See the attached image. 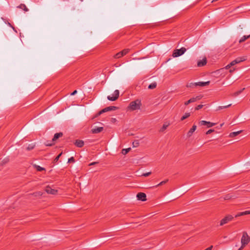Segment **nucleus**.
Returning a JSON list of instances; mask_svg holds the SVG:
<instances>
[{
	"instance_id": "2eb2a0df",
	"label": "nucleus",
	"mask_w": 250,
	"mask_h": 250,
	"mask_svg": "<svg viewBox=\"0 0 250 250\" xmlns=\"http://www.w3.org/2000/svg\"><path fill=\"white\" fill-rule=\"evenodd\" d=\"M197 128L196 125H193L187 133V136L190 137Z\"/></svg>"
},
{
	"instance_id": "473e14b6",
	"label": "nucleus",
	"mask_w": 250,
	"mask_h": 250,
	"mask_svg": "<svg viewBox=\"0 0 250 250\" xmlns=\"http://www.w3.org/2000/svg\"><path fill=\"white\" fill-rule=\"evenodd\" d=\"M242 29L243 28L241 27V25H239V27H238L237 28L238 33L240 34H241L242 33Z\"/></svg>"
},
{
	"instance_id": "c756f323",
	"label": "nucleus",
	"mask_w": 250,
	"mask_h": 250,
	"mask_svg": "<svg viewBox=\"0 0 250 250\" xmlns=\"http://www.w3.org/2000/svg\"><path fill=\"white\" fill-rule=\"evenodd\" d=\"M130 148L123 149L122 150V153L123 155H126L130 150Z\"/></svg>"
},
{
	"instance_id": "a878e982",
	"label": "nucleus",
	"mask_w": 250,
	"mask_h": 250,
	"mask_svg": "<svg viewBox=\"0 0 250 250\" xmlns=\"http://www.w3.org/2000/svg\"><path fill=\"white\" fill-rule=\"evenodd\" d=\"M156 85H157L156 83V82H154V83H152L151 84H150L148 85V88L149 89H152L155 88L156 87Z\"/></svg>"
},
{
	"instance_id": "ddd939ff",
	"label": "nucleus",
	"mask_w": 250,
	"mask_h": 250,
	"mask_svg": "<svg viewBox=\"0 0 250 250\" xmlns=\"http://www.w3.org/2000/svg\"><path fill=\"white\" fill-rule=\"evenodd\" d=\"M210 82L208 81L206 82H198L195 83H191L192 84H194L195 86H205L208 85L209 84Z\"/></svg>"
},
{
	"instance_id": "6e6552de",
	"label": "nucleus",
	"mask_w": 250,
	"mask_h": 250,
	"mask_svg": "<svg viewBox=\"0 0 250 250\" xmlns=\"http://www.w3.org/2000/svg\"><path fill=\"white\" fill-rule=\"evenodd\" d=\"M246 60V57L245 56L241 57H238L234 60L232 61L230 63V65H234L236 64H237L239 62H242L245 61Z\"/></svg>"
},
{
	"instance_id": "20e7f679",
	"label": "nucleus",
	"mask_w": 250,
	"mask_h": 250,
	"mask_svg": "<svg viewBox=\"0 0 250 250\" xmlns=\"http://www.w3.org/2000/svg\"><path fill=\"white\" fill-rule=\"evenodd\" d=\"M118 109V107L115 106H110L108 107H106L102 110H100L96 115V117L100 116L102 114L105 113L106 112L112 111V110H115Z\"/></svg>"
},
{
	"instance_id": "4468645a",
	"label": "nucleus",
	"mask_w": 250,
	"mask_h": 250,
	"mask_svg": "<svg viewBox=\"0 0 250 250\" xmlns=\"http://www.w3.org/2000/svg\"><path fill=\"white\" fill-rule=\"evenodd\" d=\"M207 61L206 58L203 59L202 60H200L197 62V66L198 67H201L207 64Z\"/></svg>"
},
{
	"instance_id": "0eeeda50",
	"label": "nucleus",
	"mask_w": 250,
	"mask_h": 250,
	"mask_svg": "<svg viewBox=\"0 0 250 250\" xmlns=\"http://www.w3.org/2000/svg\"><path fill=\"white\" fill-rule=\"evenodd\" d=\"M129 49H125L123 50L122 51L118 52V53L114 55L115 58H120L126 54H127L129 52Z\"/></svg>"
},
{
	"instance_id": "1a4fd4ad",
	"label": "nucleus",
	"mask_w": 250,
	"mask_h": 250,
	"mask_svg": "<svg viewBox=\"0 0 250 250\" xmlns=\"http://www.w3.org/2000/svg\"><path fill=\"white\" fill-rule=\"evenodd\" d=\"M200 125H207L208 128L211 127L216 125V123H211L206 121H201L198 123Z\"/></svg>"
},
{
	"instance_id": "09e8293b",
	"label": "nucleus",
	"mask_w": 250,
	"mask_h": 250,
	"mask_svg": "<svg viewBox=\"0 0 250 250\" xmlns=\"http://www.w3.org/2000/svg\"><path fill=\"white\" fill-rule=\"evenodd\" d=\"M192 83H190L189 85H187V86L188 87H192L193 86H195L194 84H192Z\"/></svg>"
},
{
	"instance_id": "dca6fc26",
	"label": "nucleus",
	"mask_w": 250,
	"mask_h": 250,
	"mask_svg": "<svg viewBox=\"0 0 250 250\" xmlns=\"http://www.w3.org/2000/svg\"><path fill=\"white\" fill-rule=\"evenodd\" d=\"M74 144L78 147H82L84 145V142L82 140H76L74 143Z\"/></svg>"
},
{
	"instance_id": "79ce46f5",
	"label": "nucleus",
	"mask_w": 250,
	"mask_h": 250,
	"mask_svg": "<svg viewBox=\"0 0 250 250\" xmlns=\"http://www.w3.org/2000/svg\"><path fill=\"white\" fill-rule=\"evenodd\" d=\"M190 104V101H189V100H188V101H187V102H185V104H185V105H188V104Z\"/></svg>"
},
{
	"instance_id": "aec40b11",
	"label": "nucleus",
	"mask_w": 250,
	"mask_h": 250,
	"mask_svg": "<svg viewBox=\"0 0 250 250\" xmlns=\"http://www.w3.org/2000/svg\"><path fill=\"white\" fill-rule=\"evenodd\" d=\"M250 38V34L248 36L244 35L240 39L239 42L240 43H241L245 42L246 40Z\"/></svg>"
},
{
	"instance_id": "a211bd4d",
	"label": "nucleus",
	"mask_w": 250,
	"mask_h": 250,
	"mask_svg": "<svg viewBox=\"0 0 250 250\" xmlns=\"http://www.w3.org/2000/svg\"><path fill=\"white\" fill-rule=\"evenodd\" d=\"M236 198V196L235 195H232L231 194H228L226 195L224 197V200H229L231 199H235Z\"/></svg>"
},
{
	"instance_id": "2f4dec72",
	"label": "nucleus",
	"mask_w": 250,
	"mask_h": 250,
	"mask_svg": "<svg viewBox=\"0 0 250 250\" xmlns=\"http://www.w3.org/2000/svg\"><path fill=\"white\" fill-rule=\"evenodd\" d=\"M132 145H133V147H137L139 146V141L138 140H136L135 141H134L132 143Z\"/></svg>"
},
{
	"instance_id": "7c9ffc66",
	"label": "nucleus",
	"mask_w": 250,
	"mask_h": 250,
	"mask_svg": "<svg viewBox=\"0 0 250 250\" xmlns=\"http://www.w3.org/2000/svg\"><path fill=\"white\" fill-rule=\"evenodd\" d=\"M245 88H243L241 90L235 92L234 93V96H237L239 95V94H240L243 91H244L245 90Z\"/></svg>"
},
{
	"instance_id": "f8f14e48",
	"label": "nucleus",
	"mask_w": 250,
	"mask_h": 250,
	"mask_svg": "<svg viewBox=\"0 0 250 250\" xmlns=\"http://www.w3.org/2000/svg\"><path fill=\"white\" fill-rule=\"evenodd\" d=\"M104 129L103 127H98L91 129V132L93 134H97L102 132Z\"/></svg>"
},
{
	"instance_id": "a18cd8bd",
	"label": "nucleus",
	"mask_w": 250,
	"mask_h": 250,
	"mask_svg": "<svg viewBox=\"0 0 250 250\" xmlns=\"http://www.w3.org/2000/svg\"><path fill=\"white\" fill-rule=\"evenodd\" d=\"M77 92V91L76 90H74L72 93H71V95H75V94H76Z\"/></svg>"
},
{
	"instance_id": "f704fd0d",
	"label": "nucleus",
	"mask_w": 250,
	"mask_h": 250,
	"mask_svg": "<svg viewBox=\"0 0 250 250\" xmlns=\"http://www.w3.org/2000/svg\"><path fill=\"white\" fill-rule=\"evenodd\" d=\"M203 106L204 105L203 104H199L198 106H197L195 109L196 110H199L200 109L202 108L203 107Z\"/></svg>"
},
{
	"instance_id": "f257e3e1",
	"label": "nucleus",
	"mask_w": 250,
	"mask_h": 250,
	"mask_svg": "<svg viewBox=\"0 0 250 250\" xmlns=\"http://www.w3.org/2000/svg\"><path fill=\"white\" fill-rule=\"evenodd\" d=\"M141 106V102L140 100H136L130 103L128 107L131 110H135L139 109Z\"/></svg>"
},
{
	"instance_id": "c85d7f7f",
	"label": "nucleus",
	"mask_w": 250,
	"mask_h": 250,
	"mask_svg": "<svg viewBox=\"0 0 250 250\" xmlns=\"http://www.w3.org/2000/svg\"><path fill=\"white\" fill-rule=\"evenodd\" d=\"M168 179H166V180H165L164 181H163L161 182H160L159 184H158V185L154 186V187H157L158 186H160L166 184L168 182Z\"/></svg>"
},
{
	"instance_id": "6ab92c4d",
	"label": "nucleus",
	"mask_w": 250,
	"mask_h": 250,
	"mask_svg": "<svg viewBox=\"0 0 250 250\" xmlns=\"http://www.w3.org/2000/svg\"><path fill=\"white\" fill-rule=\"evenodd\" d=\"M202 98V96L199 95V96H196V97H192V98H190L189 99V101H190V103H192L195 102L197 101H199V100H201Z\"/></svg>"
},
{
	"instance_id": "58836bf2",
	"label": "nucleus",
	"mask_w": 250,
	"mask_h": 250,
	"mask_svg": "<svg viewBox=\"0 0 250 250\" xmlns=\"http://www.w3.org/2000/svg\"><path fill=\"white\" fill-rule=\"evenodd\" d=\"M243 215H244L243 212H239L235 215V217H238Z\"/></svg>"
},
{
	"instance_id": "f03ea898",
	"label": "nucleus",
	"mask_w": 250,
	"mask_h": 250,
	"mask_svg": "<svg viewBox=\"0 0 250 250\" xmlns=\"http://www.w3.org/2000/svg\"><path fill=\"white\" fill-rule=\"evenodd\" d=\"M250 242V237L247 232H243V235L241 238V242L243 247H245Z\"/></svg>"
},
{
	"instance_id": "393cba45",
	"label": "nucleus",
	"mask_w": 250,
	"mask_h": 250,
	"mask_svg": "<svg viewBox=\"0 0 250 250\" xmlns=\"http://www.w3.org/2000/svg\"><path fill=\"white\" fill-rule=\"evenodd\" d=\"M231 105V104H229L227 105H225V106H219L217 107V108L216 109V110H221V109H225V108H227L229 106H230Z\"/></svg>"
},
{
	"instance_id": "39448f33",
	"label": "nucleus",
	"mask_w": 250,
	"mask_h": 250,
	"mask_svg": "<svg viewBox=\"0 0 250 250\" xmlns=\"http://www.w3.org/2000/svg\"><path fill=\"white\" fill-rule=\"evenodd\" d=\"M233 219V217L231 215H227L223 218L220 222V226H222L231 221Z\"/></svg>"
},
{
	"instance_id": "37998d69",
	"label": "nucleus",
	"mask_w": 250,
	"mask_h": 250,
	"mask_svg": "<svg viewBox=\"0 0 250 250\" xmlns=\"http://www.w3.org/2000/svg\"><path fill=\"white\" fill-rule=\"evenodd\" d=\"M35 195L37 196V195H42V193L41 192H37V193H35Z\"/></svg>"
},
{
	"instance_id": "b1692460",
	"label": "nucleus",
	"mask_w": 250,
	"mask_h": 250,
	"mask_svg": "<svg viewBox=\"0 0 250 250\" xmlns=\"http://www.w3.org/2000/svg\"><path fill=\"white\" fill-rule=\"evenodd\" d=\"M169 124H164L162 126V127L160 129V132H164L167 127L169 126Z\"/></svg>"
},
{
	"instance_id": "de8ad7c7",
	"label": "nucleus",
	"mask_w": 250,
	"mask_h": 250,
	"mask_svg": "<svg viewBox=\"0 0 250 250\" xmlns=\"http://www.w3.org/2000/svg\"><path fill=\"white\" fill-rule=\"evenodd\" d=\"M97 163H98V162H93V163H90L89 165V166H92V165H95L96 164H97Z\"/></svg>"
},
{
	"instance_id": "423d86ee",
	"label": "nucleus",
	"mask_w": 250,
	"mask_h": 250,
	"mask_svg": "<svg viewBox=\"0 0 250 250\" xmlns=\"http://www.w3.org/2000/svg\"><path fill=\"white\" fill-rule=\"evenodd\" d=\"M119 96V91L118 90H115L113 93V96H108L107 98L109 101H116Z\"/></svg>"
},
{
	"instance_id": "72a5a7b5",
	"label": "nucleus",
	"mask_w": 250,
	"mask_h": 250,
	"mask_svg": "<svg viewBox=\"0 0 250 250\" xmlns=\"http://www.w3.org/2000/svg\"><path fill=\"white\" fill-rule=\"evenodd\" d=\"M151 174V172H148L144 173L142 174V176H144V177H147V176H148L149 175H150Z\"/></svg>"
},
{
	"instance_id": "f3484780",
	"label": "nucleus",
	"mask_w": 250,
	"mask_h": 250,
	"mask_svg": "<svg viewBox=\"0 0 250 250\" xmlns=\"http://www.w3.org/2000/svg\"><path fill=\"white\" fill-rule=\"evenodd\" d=\"M62 136H63V133L62 132H59V133H55L54 136L52 140V142H55L58 139H59V138L62 137Z\"/></svg>"
},
{
	"instance_id": "3c124183",
	"label": "nucleus",
	"mask_w": 250,
	"mask_h": 250,
	"mask_svg": "<svg viewBox=\"0 0 250 250\" xmlns=\"http://www.w3.org/2000/svg\"><path fill=\"white\" fill-rule=\"evenodd\" d=\"M233 71H234V69H233V70H229V72H230V73H231V72H232Z\"/></svg>"
},
{
	"instance_id": "ea45409f",
	"label": "nucleus",
	"mask_w": 250,
	"mask_h": 250,
	"mask_svg": "<svg viewBox=\"0 0 250 250\" xmlns=\"http://www.w3.org/2000/svg\"><path fill=\"white\" fill-rule=\"evenodd\" d=\"M54 144V143H49L48 142H46L45 144V146H52V145H53Z\"/></svg>"
},
{
	"instance_id": "9d476101",
	"label": "nucleus",
	"mask_w": 250,
	"mask_h": 250,
	"mask_svg": "<svg viewBox=\"0 0 250 250\" xmlns=\"http://www.w3.org/2000/svg\"><path fill=\"white\" fill-rule=\"evenodd\" d=\"M45 191L48 194H50L52 195H56L58 193V190L52 188L48 186L46 187L45 188Z\"/></svg>"
},
{
	"instance_id": "c9c22d12",
	"label": "nucleus",
	"mask_w": 250,
	"mask_h": 250,
	"mask_svg": "<svg viewBox=\"0 0 250 250\" xmlns=\"http://www.w3.org/2000/svg\"><path fill=\"white\" fill-rule=\"evenodd\" d=\"M214 129H209L208 130V131L206 132V134L207 135H208V134H210V133H212V132H214Z\"/></svg>"
},
{
	"instance_id": "9b49d317",
	"label": "nucleus",
	"mask_w": 250,
	"mask_h": 250,
	"mask_svg": "<svg viewBox=\"0 0 250 250\" xmlns=\"http://www.w3.org/2000/svg\"><path fill=\"white\" fill-rule=\"evenodd\" d=\"M137 198L138 200L142 201H145L146 200V194L143 192H139L137 194Z\"/></svg>"
},
{
	"instance_id": "8fccbe9b",
	"label": "nucleus",
	"mask_w": 250,
	"mask_h": 250,
	"mask_svg": "<svg viewBox=\"0 0 250 250\" xmlns=\"http://www.w3.org/2000/svg\"><path fill=\"white\" fill-rule=\"evenodd\" d=\"M244 247H243V246L241 245V247L238 250H242Z\"/></svg>"
},
{
	"instance_id": "4c0bfd02",
	"label": "nucleus",
	"mask_w": 250,
	"mask_h": 250,
	"mask_svg": "<svg viewBox=\"0 0 250 250\" xmlns=\"http://www.w3.org/2000/svg\"><path fill=\"white\" fill-rule=\"evenodd\" d=\"M62 153H61L60 154H59L55 159L54 161L57 162V161H58V160L59 159V158L60 157V156L62 155Z\"/></svg>"
},
{
	"instance_id": "a19ab883",
	"label": "nucleus",
	"mask_w": 250,
	"mask_h": 250,
	"mask_svg": "<svg viewBox=\"0 0 250 250\" xmlns=\"http://www.w3.org/2000/svg\"><path fill=\"white\" fill-rule=\"evenodd\" d=\"M250 214V210H247L243 212L244 215H248Z\"/></svg>"
},
{
	"instance_id": "cd10ccee",
	"label": "nucleus",
	"mask_w": 250,
	"mask_h": 250,
	"mask_svg": "<svg viewBox=\"0 0 250 250\" xmlns=\"http://www.w3.org/2000/svg\"><path fill=\"white\" fill-rule=\"evenodd\" d=\"M190 115V113H186L184 115H183L182 117H181V121H183L185 119L188 118V117H189Z\"/></svg>"
},
{
	"instance_id": "bb28decb",
	"label": "nucleus",
	"mask_w": 250,
	"mask_h": 250,
	"mask_svg": "<svg viewBox=\"0 0 250 250\" xmlns=\"http://www.w3.org/2000/svg\"><path fill=\"white\" fill-rule=\"evenodd\" d=\"M35 146V145L34 144H29L28 145V146H27V148H26V149L27 150H32L34 148Z\"/></svg>"
},
{
	"instance_id": "4be33fe9",
	"label": "nucleus",
	"mask_w": 250,
	"mask_h": 250,
	"mask_svg": "<svg viewBox=\"0 0 250 250\" xmlns=\"http://www.w3.org/2000/svg\"><path fill=\"white\" fill-rule=\"evenodd\" d=\"M18 8L23 9L24 11L27 12L28 11V9L26 7V5L24 4H21Z\"/></svg>"
},
{
	"instance_id": "e433bc0d",
	"label": "nucleus",
	"mask_w": 250,
	"mask_h": 250,
	"mask_svg": "<svg viewBox=\"0 0 250 250\" xmlns=\"http://www.w3.org/2000/svg\"><path fill=\"white\" fill-rule=\"evenodd\" d=\"M75 162V159L73 157H71L68 159V163H74Z\"/></svg>"
},
{
	"instance_id": "5701e85b",
	"label": "nucleus",
	"mask_w": 250,
	"mask_h": 250,
	"mask_svg": "<svg viewBox=\"0 0 250 250\" xmlns=\"http://www.w3.org/2000/svg\"><path fill=\"white\" fill-rule=\"evenodd\" d=\"M33 167L36 169V170L38 171H42V170H45V168L40 167V166L37 165H34Z\"/></svg>"
},
{
	"instance_id": "49530a36",
	"label": "nucleus",
	"mask_w": 250,
	"mask_h": 250,
	"mask_svg": "<svg viewBox=\"0 0 250 250\" xmlns=\"http://www.w3.org/2000/svg\"><path fill=\"white\" fill-rule=\"evenodd\" d=\"M232 65H230V63L228 65H227L226 67V69H229V68H230L231 66H232Z\"/></svg>"
},
{
	"instance_id": "7ed1b4c3",
	"label": "nucleus",
	"mask_w": 250,
	"mask_h": 250,
	"mask_svg": "<svg viewBox=\"0 0 250 250\" xmlns=\"http://www.w3.org/2000/svg\"><path fill=\"white\" fill-rule=\"evenodd\" d=\"M187 49L185 47H182L179 49H175L173 51L172 56L173 57H179L185 53Z\"/></svg>"
},
{
	"instance_id": "c03bdc74",
	"label": "nucleus",
	"mask_w": 250,
	"mask_h": 250,
	"mask_svg": "<svg viewBox=\"0 0 250 250\" xmlns=\"http://www.w3.org/2000/svg\"><path fill=\"white\" fill-rule=\"evenodd\" d=\"M213 248V246H210L209 247L207 248L206 250H211V249H212Z\"/></svg>"
},
{
	"instance_id": "412c9836",
	"label": "nucleus",
	"mask_w": 250,
	"mask_h": 250,
	"mask_svg": "<svg viewBox=\"0 0 250 250\" xmlns=\"http://www.w3.org/2000/svg\"><path fill=\"white\" fill-rule=\"evenodd\" d=\"M241 132H242V131L240 130V131H236V132H231L229 134V136L230 137H234L237 136L238 135H239Z\"/></svg>"
}]
</instances>
